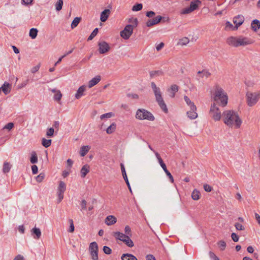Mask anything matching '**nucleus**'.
Segmentation results:
<instances>
[{"mask_svg": "<svg viewBox=\"0 0 260 260\" xmlns=\"http://www.w3.org/2000/svg\"><path fill=\"white\" fill-rule=\"evenodd\" d=\"M222 121L228 127L235 129L239 128L242 123L238 112L233 110H226L223 112Z\"/></svg>", "mask_w": 260, "mask_h": 260, "instance_id": "1", "label": "nucleus"}, {"mask_svg": "<svg viewBox=\"0 0 260 260\" xmlns=\"http://www.w3.org/2000/svg\"><path fill=\"white\" fill-rule=\"evenodd\" d=\"M211 98L222 107L228 104V96L223 88L218 85H214L210 90Z\"/></svg>", "mask_w": 260, "mask_h": 260, "instance_id": "2", "label": "nucleus"}, {"mask_svg": "<svg viewBox=\"0 0 260 260\" xmlns=\"http://www.w3.org/2000/svg\"><path fill=\"white\" fill-rule=\"evenodd\" d=\"M151 86L159 106L165 113H168V109L162 97L160 88L156 86L154 82H151Z\"/></svg>", "mask_w": 260, "mask_h": 260, "instance_id": "3", "label": "nucleus"}, {"mask_svg": "<svg viewBox=\"0 0 260 260\" xmlns=\"http://www.w3.org/2000/svg\"><path fill=\"white\" fill-rule=\"evenodd\" d=\"M247 105L249 107H253L256 104L260 99V91L252 92L248 91L245 95Z\"/></svg>", "mask_w": 260, "mask_h": 260, "instance_id": "4", "label": "nucleus"}, {"mask_svg": "<svg viewBox=\"0 0 260 260\" xmlns=\"http://www.w3.org/2000/svg\"><path fill=\"white\" fill-rule=\"evenodd\" d=\"M136 118L139 120L153 121L155 119L153 114L145 109H139L136 111Z\"/></svg>", "mask_w": 260, "mask_h": 260, "instance_id": "5", "label": "nucleus"}, {"mask_svg": "<svg viewBox=\"0 0 260 260\" xmlns=\"http://www.w3.org/2000/svg\"><path fill=\"white\" fill-rule=\"evenodd\" d=\"M209 115L215 121H219L221 117H222V114H221V112L216 103L211 104Z\"/></svg>", "mask_w": 260, "mask_h": 260, "instance_id": "6", "label": "nucleus"}, {"mask_svg": "<svg viewBox=\"0 0 260 260\" xmlns=\"http://www.w3.org/2000/svg\"><path fill=\"white\" fill-rule=\"evenodd\" d=\"M66 190V183L62 181H60L58 183V186L57 189V195L58 198L57 199V203H60L62 199H63V194Z\"/></svg>", "mask_w": 260, "mask_h": 260, "instance_id": "7", "label": "nucleus"}, {"mask_svg": "<svg viewBox=\"0 0 260 260\" xmlns=\"http://www.w3.org/2000/svg\"><path fill=\"white\" fill-rule=\"evenodd\" d=\"M200 4H201V2L199 0H196L194 1H192L190 3V6L189 7L185 8L181 11V12H180L181 14L184 15V14H189V13L192 12V11L197 10Z\"/></svg>", "mask_w": 260, "mask_h": 260, "instance_id": "8", "label": "nucleus"}, {"mask_svg": "<svg viewBox=\"0 0 260 260\" xmlns=\"http://www.w3.org/2000/svg\"><path fill=\"white\" fill-rule=\"evenodd\" d=\"M134 26L131 24H128L125 26L124 29L121 31L120 36L125 40L128 39L133 32Z\"/></svg>", "mask_w": 260, "mask_h": 260, "instance_id": "9", "label": "nucleus"}, {"mask_svg": "<svg viewBox=\"0 0 260 260\" xmlns=\"http://www.w3.org/2000/svg\"><path fill=\"white\" fill-rule=\"evenodd\" d=\"M89 250L92 260H98V246L95 242H91L89 245Z\"/></svg>", "mask_w": 260, "mask_h": 260, "instance_id": "10", "label": "nucleus"}, {"mask_svg": "<svg viewBox=\"0 0 260 260\" xmlns=\"http://www.w3.org/2000/svg\"><path fill=\"white\" fill-rule=\"evenodd\" d=\"M99 51L100 54H105L108 52L110 47L109 45L105 41H102L98 43Z\"/></svg>", "mask_w": 260, "mask_h": 260, "instance_id": "11", "label": "nucleus"}, {"mask_svg": "<svg viewBox=\"0 0 260 260\" xmlns=\"http://www.w3.org/2000/svg\"><path fill=\"white\" fill-rule=\"evenodd\" d=\"M239 44L240 46H245L253 43V41L249 38L243 36H238Z\"/></svg>", "mask_w": 260, "mask_h": 260, "instance_id": "12", "label": "nucleus"}, {"mask_svg": "<svg viewBox=\"0 0 260 260\" xmlns=\"http://www.w3.org/2000/svg\"><path fill=\"white\" fill-rule=\"evenodd\" d=\"M226 43H227L228 45H229V46H231L232 47H239L238 36H237V37L231 36V37H228L226 39Z\"/></svg>", "mask_w": 260, "mask_h": 260, "instance_id": "13", "label": "nucleus"}, {"mask_svg": "<svg viewBox=\"0 0 260 260\" xmlns=\"http://www.w3.org/2000/svg\"><path fill=\"white\" fill-rule=\"evenodd\" d=\"M244 17L242 15H238L233 18V23L235 24L236 28L241 25L244 21Z\"/></svg>", "mask_w": 260, "mask_h": 260, "instance_id": "14", "label": "nucleus"}, {"mask_svg": "<svg viewBox=\"0 0 260 260\" xmlns=\"http://www.w3.org/2000/svg\"><path fill=\"white\" fill-rule=\"evenodd\" d=\"M162 19L161 16H157L152 19H149L146 23V26L148 27H151L156 24H158Z\"/></svg>", "mask_w": 260, "mask_h": 260, "instance_id": "15", "label": "nucleus"}, {"mask_svg": "<svg viewBox=\"0 0 260 260\" xmlns=\"http://www.w3.org/2000/svg\"><path fill=\"white\" fill-rule=\"evenodd\" d=\"M117 221L116 218L113 215H108L105 219V222L107 225H111Z\"/></svg>", "mask_w": 260, "mask_h": 260, "instance_id": "16", "label": "nucleus"}, {"mask_svg": "<svg viewBox=\"0 0 260 260\" xmlns=\"http://www.w3.org/2000/svg\"><path fill=\"white\" fill-rule=\"evenodd\" d=\"M110 14V10L109 9H105L101 13L100 20L102 22H105L108 18Z\"/></svg>", "mask_w": 260, "mask_h": 260, "instance_id": "17", "label": "nucleus"}, {"mask_svg": "<svg viewBox=\"0 0 260 260\" xmlns=\"http://www.w3.org/2000/svg\"><path fill=\"white\" fill-rule=\"evenodd\" d=\"M0 88H1V91H3L4 93L7 95L11 92V85L5 82Z\"/></svg>", "mask_w": 260, "mask_h": 260, "instance_id": "18", "label": "nucleus"}, {"mask_svg": "<svg viewBox=\"0 0 260 260\" xmlns=\"http://www.w3.org/2000/svg\"><path fill=\"white\" fill-rule=\"evenodd\" d=\"M86 90V86L82 85L81 86L77 91V92L75 94V98L76 99H79L83 95H84V93Z\"/></svg>", "mask_w": 260, "mask_h": 260, "instance_id": "19", "label": "nucleus"}, {"mask_svg": "<svg viewBox=\"0 0 260 260\" xmlns=\"http://www.w3.org/2000/svg\"><path fill=\"white\" fill-rule=\"evenodd\" d=\"M101 80V76H96L93 78H92L91 80H90L88 82V87L91 88L96 84H97Z\"/></svg>", "mask_w": 260, "mask_h": 260, "instance_id": "20", "label": "nucleus"}, {"mask_svg": "<svg viewBox=\"0 0 260 260\" xmlns=\"http://www.w3.org/2000/svg\"><path fill=\"white\" fill-rule=\"evenodd\" d=\"M52 92L54 93V100L57 102H59L61 100L62 98V94L60 90H56L55 89H51Z\"/></svg>", "mask_w": 260, "mask_h": 260, "instance_id": "21", "label": "nucleus"}, {"mask_svg": "<svg viewBox=\"0 0 260 260\" xmlns=\"http://www.w3.org/2000/svg\"><path fill=\"white\" fill-rule=\"evenodd\" d=\"M184 100L185 101L186 104L189 107L190 109H191V110H197V107L196 105L187 96L185 95L184 96Z\"/></svg>", "mask_w": 260, "mask_h": 260, "instance_id": "22", "label": "nucleus"}, {"mask_svg": "<svg viewBox=\"0 0 260 260\" xmlns=\"http://www.w3.org/2000/svg\"><path fill=\"white\" fill-rule=\"evenodd\" d=\"M90 167L88 165L83 166L81 170V176L82 178H84L86 175L89 172Z\"/></svg>", "mask_w": 260, "mask_h": 260, "instance_id": "23", "label": "nucleus"}, {"mask_svg": "<svg viewBox=\"0 0 260 260\" xmlns=\"http://www.w3.org/2000/svg\"><path fill=\"white\" fill-rule=\"evenodd\" d=\"M31 232L32 234L35 235V236L34 237V239H39L40 238L41 236V232L39 228L35 227L32 229Z\"/></svg>", "mask_w": 260, "mask_h": 260, "instance_id": "24", "label": "nucleus"}, {"mask_svg": "<svg viewBox=\"0 0 260 260\" xmlns=\"http://www.w3.org/2000/svg\"><path fill=\"white\" fill-rule=\"evenodd\" d=\"M224 30L228 31L236 30L237 29L231 22L228 21L225 23Z\"/></svg>", "mask_w": 260, "mask_h": 260, "instance_id": "25", "label": "nucleus"}, {"mask_svg": "<svg viewBox=\"0 0 260 260\" xmlns=\"http://www.w3.org/2000/svg\"><path fill=\"white\" fill-rule=\"evenodd\" d=\"M113 236L116 239L123 242V239L126 238L127 235L124 234L122 233H120L119 232H116L113 233Z\"/></svg>", "mask_w": 260, "mask_h": 260, "instance_id": "26", "label": "nucleus"}, {"mask_svg": "<svg viewBox=\"0 0 260 260\" xmlns=\"http://www.w3.org/2000/svg\"><path fill=\"white\" fill-rule=\"evenodd\" d=\"M12 168V165L9 162L5 161L3 167V172L4 174H7L10 172Z\"/></svg>", "mask_w": 260, "mask_h": 260, "instance_id": "27", "label": "nucleus"}, {"mask_svg": "<svg viewBox=\"0 0 260 260\" xmlns=\"http://www.w3.org/2000/svg\"><path fill=\"white\" fill-rule=\"evenodd\" d=\"M251 26L254 31H257L260 28V21L257 19L253 20L251 22Z\"/></svg>", "mask_w": 260, "mask_h": 260, "instance_id": "28", "label": "nucleus"}, {"mask_svg": "<svg viewBox=\"0 0 260 260\" xmlns=\"http://www.w3.org/2000/svg\"><path fill=\"white\" fill-rule=\"evenodd\" d=\"M90 146L89 145H85L82 146L80 150V154L81 156H84L89 151Z\"/></svg>", "mask_w": 260, "mask_h": 260, "instance_id": "29", "label": "nucleus"}, {"mask_svg": "<svg viewBox=\"0 0 260 260\" xmlns=\"http://www.w3.org/2000/svg\"><path fill=\"white\" fill-rule=\"evenodd\" d=\"M122 260H138L137 257L132 254H123L121 257Z\"/></svg>", "mask_w": 260, "mask_h": 260, "instance_id": "30", "label": "nucleus"}, {"mask_svg": "<svg viewBox=\"0 0 260 260\" xmlns=\"http://www.w3.org/2000/svg\"><path fill=\"white\" fill-rule=\"evenodd\" d=\"M189 42V39L187 37H183L180 39L177 43L179 46H185L188 44Z\"/></svg>", "mask_w": 260, "mask_h": 260, "instance_id": "31", "label": "nucleus"}, {"mask_svg": "<svg viewBox=\"0 0 260 260\" xmlns=\"http://www.w3.org/2000/svg\"><path fill=\"white\" fill-rule=\"evenodd\" d=\"M187 115L190 119H194L198 117V114L196 112V110H191L187 112Z\"/></svg>", "mask_w": 260, "mask_h": 260, "instance_id": "32", "label": "nucleus"}, {"mask_svg": "<svg viewBox=\"0 0 260 260\" xmlns=\"http://www.w3.org/2000/svg\"><path fill=\"white\" fill-rule=\"evenodd\" d=\"M201 197V193L197 189H194L191 193V198L193 200H199Z\"/></svg>", "mask_w": 260, "mask_h": 260, "instance_id": "33", "label": "nucleus"}, {"mask_svg": "<svg viewBox=\"0 0 260 260\" xmlns=\"http://www.w3.org/2000/svg\"><path fill=\"white\" fill-rule=\"evenodd\" d=\"M38 30L37 28H32L30 29L29 36L32 39H35L38 35Z\"/></svg>", "mask_w": 260, "mask_h": 260, "instance_id": "34", "label": "nucleus"}, {"mask_svg": "<svg viewBox=\"0 0 260 260\" xmlns=\"http://www.w3.org/2000/svg\"><path fill=\"white\" fill-rule=\"evenodd\" d=\"M123 242L129 247H132L134 245L133 241L130 239L129 236H127L126 238L123 239Z\"/></svg>", "mask_w": 260, "mask_h": 260, "instance_id": "35", "label": "nucleus"}, {"mask_svg": "<svg viewBox=\"0 0 260 260\" xmlns=\"http://www.w3.org/2000/svg\"><path fill=\"white\" fill-rule=\"evenodd\" d=\"M198 74L200 75V77L202 78L205 77L206 78H208L211 75L210 73L208 71L205 70L202 71H199Z\"/></svg>", "mask_w": 260, "mask_h": 260, "instance_id": "36", "label": "nucleus"}, {"mask_svg": "<svg viewBox=\"0 0 260 260\" xmlns=\"http://www.w3.org/2000/svg\"><path fill=\"white\" fill-rule=\"evenodd\" d=\"M116 129V124L115 123H112L106 129V133L108 134L113 133Z\"/></svg>", "mask_w": 260, "mask_h": 260, "instance_id": "37", "label": "nucleus"}, {"mask_svg": "<svg viewBox=\"0 0 260 260\" xmlns=\"http://www.w3.org/2000/svg\"><path fill=\"white\" fill-rule=\"evenodd\" d=\"M51 141H52L51 139H46L45 138H43L42 139V145L45 148H47L51 145Z\"/></svg>", "mask_w": 260, "mask_h": 260, "instance_id": "38", "label": "nucleus"}, {"mask_svg": "<svg viewBox=\"0 0 260 260\" xmlns=\"http://www.w3.org/2000/svg\"><path fill=\"white\" fill-rule=\"evenodd\" d=\"M81 20V18L76 17L74 18L71 24V28L72 29L75 28L79 24Z\"/></svg>", "mask_w": 260, "mask_h": 260, "instance_id": "39", "label": "nucleus"}, {"mask_svg": "<svg viewBox=\"0 0 260 260\" xmlns=\"http://www.w3.org/2000/svg\"><path fill=\"white\" fill-rule=\"evenodd\" d=\"M63 4V0H58L55 5L56 10L57 11H59L60 10H61Z\"/></svg>", "mask_w": 260, "mask_h": 260, "instance_id": "40", "label": "nucleus"}, {"mask_svg": "<svg viewBox=\"0 0 260 260\" xmlns=\"http://www.w3.org/2000/svg\"><path fill=\"white\" fill-rule=\"evenodd\" d=\"M30 161L31 164H36L38 162V157L36 152L34 151L31 153Z\"/></svg>", "mask_w": 260, "mask_h": 260, "instance_id": "41", "label": "nucleus"}, {"mask_svg": "<svg viewBox=\"0 0 260 260\" xmlns=\"http://www.w3.org/2000/svg\"><path fill=\"white\" fill-rule=\"evenodd\" d=\"M14 123L13 122H9L7 123L6 125H5L3 129H7L8 131H10L14 128Z\"/></svg>", "mask_w": 260, "mask_h": 260, "instance_id": "42", "label": "nucleus"}, {"mask_svg": "<svg viewBox=\"0 0 260 260\" xmlns=\"http://www.w3.org/2000/svg\"><path fill=\"white\" fill-rule=\"evenodd\" d=\"M217 245L219 246V247L220 248L221 250H224L225 249V247H226V243L224 241H223V240L219 241L217 243Z\"/></svg>", "mask_w": 260, "mask_h": 260, "instance_id": "43", "label": "nucleus"}, {"mask_svg": "<svg viewBox=\"0 0 260 260\" xmlns=\"http://www.w3.org/2000/svg\"><path fill=\"white\" fill-rule=\"evenodd\" d=\"M143 5L142 4H138L137 5H134L132 8V10L133 11H139L142 9Z\"/></svg>", "mask_w": 260, "mask_h": 260, "instance_id": "44", "label": "nucleus"}, {"mask_svg": "<svg viewBox=\"0 0 260 260\" xmlns=\"http://www.w3.org/2000/svg\"><path fill=\"white\" fill-rule=\"evenodd\" d=\"M98 30H99L98 28H95L93 30V31L91 32V34H90L89 37H88V40L90 41V40H92L93 39V38L95 37L96 36V35H97V34L98 32Z\"/></svg>", "mask_w": 260, "mask_h": 260, "instance_id": "45", "label": "nucleus"}, {"mask_svg": "<svg viewBox=\"0 0 260 260\" xmlns=\"http://www.w3.org/2000/svg\"><path fill=\"white\" fill-rule=\"evenodd\" d=\"M114 116V114L112 112L107 113L102 115L100 117L101 119H103L104 118H110Z\"/></svg>", "mask_w": 260, "mask_h": 260, "instance_id": "46", "label": "nucleus"}, {"mask_svg": "<svg viewBox=\"0 0 260 260\" xmlns=\"http://www.w3.org/2000/svg\"><path fill=\"white\" fill-rule=\"evenodd\" d=\"M54 133V129L52 127H50L47 129L46 132V136L48 137H52Z\"/></svg>", "mask_w": 260, "mask_h": 260, "instance_id": "47", "label": "nucleus"}, {"mask_svg": "<svg viewBox=\"0 0 260 260\" xmlns=\"http://www.w3.org/2000/svg\"><path fill=\"white\" fill-rule=\"evenodd\" d=\"M45 178V174L44 173H40L36 177V180L38 182H41Z\"/></svg>", "mask_w": 260, "mask_h": 260, "instance_id": "48", "label": "nucleus"}, {"mask_svg": "<svg viewBox=\"0 0 260 260\" xmlns=\"http://www.w3.org/2000/svg\"><path fill=\"white\" fill-rule=\"evenodd\" d=\"M69 222H70V228H69V232L70 233H73V232H74V231L75 230L73 220L72 219H69Z\"/></svg>", "mask_w": 260, "mask_h": 260, "instance_id": "49", "label": "nucleus"}, {"mask_svg": "<svg viewBox=\"0 0 260 260\" xmlns=\"http://www.w3.org/2000/svg\"><path fill=\"white\" fill-rule=\"evenodd\" d=\"M103 251L106 254H110L112 252V250L110 247L104 246L103 247Z\"/></svg>", "mask_w": 260, "mask_h": 260, "instance_id": "50", "label": "nucleus"}, {"mask_svg": "<svg viewBox=\"0 0 260 260\" xmlns=\"http://www.w3.org/2000/svg\"><path fill=\"white\" fill-rule=\"evenodd\" d=\"M155 155L158 160V161L160 165V166L164 165L165 163L164 162L162 158H161L160 155L158 152H155Z\"/></svg>", "mask_w": 260, "mask_h": 260, "instance_id": "51", "label": "nucleus"}, {"mask_svg": "<svg viewBox=\"0 0 260 260\" xmlns=\"http://www.w3.org/2000/svg\"><path fill=\"white\" fill-rule=\"evenodd\" d=\"M235 226L236 229L238 231H243L244 230V226L238 222L235 223Z\"/></svg>", "mask_w": 260, "mask_h": 260, "instance_id": "52", "label": "nucleus"}, {"mask_svg": "<svg viewBox=\"0 0 260 260\" xmlns=\"http://www.w3.org/2000/svg\"><path fill=\"white\" fill-rule=\"evenodd\" d=\"M124 232L125 233V235L127 236H131V228L128 225H126L125 226Z\"/></svg>", "mask_w": 260, "mask_h": 260, "instance_id": "53", "label": "nucleus"}, {"mask_svg": "<svg viewBox=\"0 0 260 260\" xmlns=\"http://www.w3.org/2000/svg\"><path fill=\"white\" fill-rule=\"evenodd\" d=\"M173 91V92H177L178 90V87L176 85H173L171 86L169 91Z\"/></svg>", "mask_w": 260, "mask_h": 260, "instance_id": "54", "label": "nucleus"}, {"mask_svg": "<svg viewBox=\"0 0 260 260\" xmlns=\"http://www.w3.org/2000/svg\"><path fill=\"white\" fill-rule=\"evenodd\" d=\"M231 238L234 242H238L239 240V236L234 233H233L231 235Z\"/></svg>", "mask_w": 260, "mask_h": 260, "instance_id": "55", "label": "nucleus"}, {"mask_svg": "<svg viewBox=\"0 0 260 260\" xmlns=\"http://www.w3.org/2000/svg\"><path fill=\"white\" fill-rule=\"evenodd\" d=\"M87 202L85 200H83L81 203V210L86 209Z\"/></svg>", "mask_w": 260, "mask_h": 260, "instance_id": "56", "label": "nucleus"}, {"mask_svg": "<svg viewBox=\"0 0 260 260\" xmlns=\"http://www.w3.org/2000/svg\"><path fill=\"white\" fill-rule=\"evenodd\" d=\"M13 260H26L24 257L21 254H18Z\"/></svg>", "mask_w": 260, "mask_h": 260, "instance_id": "57", "label": "nucleus"}, {"mask_svg": "<svg viewBox=\"0 0 260 260\" xmlns=\"http://www.w3.org/2000/svg\"><path fill=\"white\" fill-rule=\"evenodd\" d=\"M204 188L207 192H210L212 190V187L208 184H205L204 185Z\"/></svg>", "mask_w": 260, "mask_h": 260, "instance_id": "58", "label": "nucleus"}, {"mask_svg": "<svg viewBox=\"0 0 260 260\" xmlns=\"http://www.w3.org/2000/svg\"><path fill=\"white\" fill-rule=\"evenodd\" d=\"M165 173L166 174L167 176L169 177V178L170 179V181L172 182V183H173L174 182V179H173V177L172 176V175H171V174L169 172V171H167V172H165Z\"/></svg>", "mask_w": 260, "mask_h": 260, "instance_id": "59", "label": "nucleus"}, {"mask_svg": "<svg viewBox=\"0 0 260 260\" xmlns=\"http://www.w3.org/2000/svg\"><path fill=\"white\" fill-rule=\"evenodd\" d=\"M32 173L36 174L38 173V167L36 165H33L31 167Z\"/></svg>", "mask_w": 260, "mask_h": 260, "instance_id": "60", "label": "nucleus"}, {"mask_svg": "<svg viewBox=\"0 0 260 260\" xmlns=\"http://www.w3.org/2000/svg\"><path fill=\"white\" fill-rule=\"evenodd\" d=\"M39 68H40V65L39 64L37 65V66H36L35 67H34L31 69V73H35L37 72L39 70Z\"/></svg>", "mask_w": 260, "mask_h": 260, "instance_id": "61", "label": "nucleus"}, {"mask_svg": "<svg viewBox=\"0 0 260 260\" xmlns=\"http://www.w3.org/2000/svg\"><path fill=\"white\" fill-rule=\"evenodd\" d=\"M155 15V13L153 11H148L146 13V16L148 17L151 18Z\"/></svg>", "mask_w": 260, "mask_h": 260, "instance_id": "62", "label": "nucleus"}, {"mask_svg": "<svg viewBox=\"0 0 260 260\" xmlns=\"http://www.w3.org/2000/svg\"><path fill=\"white\" fill-rule=\"evenodd\" d=\"M146 260H156V258L152 254H148L146 256Z\"/></svg>", "mask_w": 260, "mask_h": 260, "instance_id": "63", "label": "nucleus"}, {"mask_svg": "<svg viewBox=\"0 0 260 260\" xmlns=\"http://www.w3.org/2000/svg\"><path fill=\"white\" fill-rule=\"evenodd\" d=\"M164 46V44L163 43H160L159 44H158L156 47V49L157 51H159L162 49V48Z\"/></svg>", "mask_w": 260, "mask_h": 260, "instance_id": "64", "label": "nucleus"}]
</instances>
